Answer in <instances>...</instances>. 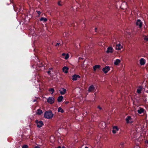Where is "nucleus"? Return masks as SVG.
Segmentation results:
<instances>
[{
	"label": "nucleus",
	"instance_id": "1",
	"mask_svg": "<svg viewBox=\"0 0 148 148\" xmlns=\"http://www.w3.org/2000/svg\"><path fill=\"white\" fill-rule=\"evenodd\" d=\"M53 114L52 113L51 110L46 111L44 113V116L47 119L52 118L53 116Z\"/></svg>",
	"mask_w": 148,
	"mask_h": 148
},
{
	"label": "nucleus",
	"instance_id": "2",
	"mask_svg": "<svg viewBox=\"0 0 148 148\" xmlns=\"http://www.w3.org/2000/svg\"><path fill=\"white\" fill-rule=\"evenodd\" d=\"M35 122L37 124V127L39 128L41 127L44 125L43 122L41 121H39L38 120H36Z\"/></svg>",
	"mask_w": 148,
	"mask_h": 148
},
{
	"label": "nucleus",
	"instance_id": "3",
	"mask_svg": "<svg viewBox=\"0 0 148 148\" xmlns=\"http://www.w3.org/2000/svg\"><path fill=\"white\" fill-rule=\"evenodd\" d=\"M54 98L52 97H49L47 99V102L50 104H52L54 103Z\"/></svg>",
	"mask_w": 148,
	"mask_h": 148
},
{
	"label": "nucleus",
	"instance_id": "4",
	"mask_svg": "<svg viewBox=\"0 0 148 148\" xmlns=\"http://www.w3.org/2000/svg\"><path fill=\"white\" fill-rule=\"evenodd\" d=\"M96 91L94 85H92L89 87L88 89V91L90 92H94Z\"/></svg>",
	"mask_w": 148,
	"mask_h": 148
},
{
	"label": "nucleus",
	"instance_id": "5",
	"mask_svg": "<svg viewBox=\"0 0 148 148\" xmlns=\"http://www.w3.org/2000/svg\"><path fill=\"white\" fill-rule=\"evenodd\" d=\"M110 70V67L109 66H106L102 69V71L104 73H106Z\"/></svg>",
	"mask_w": 148,
	"mask_h": 148
},
{
	"label": "nucleus",
	"instance_id": "6",
	"mask_svg": "<svg viewBox=\"0 0 148 148\" xmlns=\"http://www.w3.org/2000/svg\"><path fill=\"white\" fill-rule=\"evenodd\" d=\"M142 24L143 22L141 21L140 19H138L136 22V25L138 26L140 28L142 27Z\"/></svg>",
	"mask_w": 148,
	"mask_h": 148
},
{
	"label": "nucleus",
	"instance_id": "7",
	"mask_svg": "<svg viewBox=\"0 0 148 148\" xmlns=\"http://www.w3.org/2000/svg\"><path fill=\"white\" fill-rule=\"evenodd\" d=\"M127 7V3L126 2L123 3L121 5V8L123 9H126Z\"/></svg>",
	"mask_w": 148,
	"mask_h": 148
},
{
	"label": "nucleus",
	"instance_id": "8",
	"mask_svg": "<svg viewBox=\"0 0 148 148\" xmlns=\"http://www.w3.org/2000/svg\"><path fill=\"white\" fill-rule=\"evenodd\" d=\"M145 111V110L144 109L140 107L139 109L138 110V112L140 114H141L142 113H144Z\"/></svg>",
	"mask_w": 148,
	"mask_h": 148
},
{
	"label": "nucleus",
	"instance_id": "9",
	"mask_svg": "<svg viewBox=\"0 0 148 148\" xmlns=\"http://www.w3.org/2000/svg\"><path fill=\"white\" fill-rule=\"evenodd\" d=\"M113 50V49L112 47H109L107 48V50L106 51V52L107 53H112Z\"/></svg>",
	"mask_w": 148,
	"mask_h": 148
},
{
	"label": "nucleus",
	"instance_id": "10",
	"mask_svg": "<svg viewBox=\"0 0 148 148\" xmlns=\"http://www.w3.org/2000/svg\"><path fill=\"white\" fill-rule=\"evenodd\" d=\"M132 119V118H131V116H127L125 119L126 122L128 123H132V122H130V120H131Z\"/></svg>",
	"mask_w": 148,
	"mask_h": 148
},
{
	"label": "nucleus",
	"instance_id": "11",
	"mask_svg": "<svg viewBox=\"0 0 148 148\" xmlns=\"http://www.w3.org/2000/svg\"><path fill=\"white\" fill-rule=\"evenodd\" d=\"M80 77L79 75L75 74L73 75L72 79L73 80L75 81L77 79V78H79Z\"/></svg>",
	"mask_w": 148,
	"mask_h": 148
},
{
	"label": "nucleus",
	"instance_id": "12",
	"mask_svg": "<svg viewBox=\"0 0 148 148\" xmlns=\"http://www.w3.org/2000/svg\"><path fill=\"white\" fill-rule=\"evenodd\" d=\"M140 64L141 65H144L145 63V60L143 58H141L140 60Z\"/></svg>",
	"mask_w": 148,
	"mask_h": 148
},
{
	"label": "nucleus",
	"instance_id": "13",
	"mask_svg": "<svg viewBox=\"0 0 148 148\" xmlns=\"http://www.w3.org/2000/svg\"><path fill=\"white\" fill-rule=\"evenodd\" d=\"M121 60L119 59H116L114 62V64L116 65H118L119 64Z\"/></svg>",
	"mask_w": 148,
	"mask_h": 148
},
{
	"label": "nucleus",
	"instance_id": "14",
	"mask_svg": "<svg viewBox=\"0 0 148 148\" xmlns=\"http://www.w3.org/2000/svg\"><path fill=\"white\" fill-rule=\"evenodd\" d=\"M69 68L67 66H64L63 68V71L65 73H67L68 72V70L69 69Z\"/></svg>",
	"mask_w": 148,
	"mask_h": 148
},
{
	"label": "nucleus",
	"instance_id": "15",
	"mask_svg": "<svg viewBox=\"0 0 148 148\" xmlns=\"http://www.w3.org/2000/svg\"><path fill=\"white\" fill-rule=\"evenodd\" d=\"M62 89L63 90V91H61L60 90H59L60 93L61 95H64L66 93V89L64 88H62Z\"/></svg>",
	"mask_w": 148,
	"mask_h": 148
},
{
	"label": "nucleus",
	"instance_id": "16",
	"mask_svg": "<svg viewBox=\"0 0 148 148\" xmlns=\"http://www.w3.org/2000/svg\"><path fill=\"white\" fill-rule=\"evenodd\" d=\"M101 67V66L99 65H95L93 67V68L94 71H96L97 69H99Z\"/></svg>",
	"mask_w": 148,
	"mask_h": 148
},
{
	"label": "nucleus",
	"instance_id": "17",
	"mask_svg": "<svg viewBox=\"0 0 148 148\" xmlns=\"http://www.w3.org/2000/svg\"><path fill=\"white\" fill-rule=\"evenodd\" d=\"M63 97L62 96H59L57 99L58 101L59 102H61L62 101Z\"/></svg>",
	"mask_w": 148,
	"mask_h": 148
},
{
	"label": "nucleus",
	"instance_id": "18",
	"mask_svg": "<svg viewBox=\"0 0 148 148\" xmlns=\"http://www.w3.org/2000/svg\"><path fill=\"white\" fill-rule=\"evenodd\" d=\"M43 113L42 110L40 109H38L37 110L36 114L38 115H40Z\"/></svg>",
	"mask_w": 148,
	"mask_h": 148
},
{
	"label": "nucleus",
	"instance_id": "19",
	"mask_svg": "<svg viewBox=\"0 0 148 148\" xmlns=\"http://www.w3.org/2000/svg\"><path fill=\"white\" fill-rule=\"evenodd\" d=\"M58 112H61L62 113H63L64 112V111L61 107H60L58 108Z\"/></svg>",
	"mask_w": 148,
	"mask_h": 148
},
{
	"label": "nucleus",
	"instance_id": "20",
	"mask_svg": "<svg viewBox=\"0 0 148 148\" xmlns=\"http://www.w3.org/2000/svg\"><path fill=\"white\" fill-rule=\"evenodd\" d=\"M144 40L146 42H147L148 41V36H144Z\"/></svg>",
	"mask_w": 148,
	"mask_h": 148
},
{
	"label": "nucleus",
	"instance_id": "21",
	"mask_svg": "<svg viewBox=\"0 0 148 148\" xmlns=\"http://www.w3.org/2000/svg\"><path fill=\"white\" fill-rule=\"evenodd\" d=\"M72 10H73L75 12L76 11H77L78 10V9L75 6L72 7Z\"/></svg>",
	"mask_w": 148,
	"mask_h": 148
},
{
	"label": "nucleus",
	"instance_id": "22",
	"mask_svg": "<svg viewBox=\"0 0 148 148\" xmlns=\"http://www.w3.org/2000/svg\"><path fill=\"white\" fill-rule=\"evenodd\" d=\"M69 57V56L68 54H67L66 55L64 56V57H63V58H64L66 60L68 59Z\"/></svg>",
	"mask_w": 148,
	"mask_h": 148
},
{
	"label": "nucleus",
	"instance_id": "23",
	"mask_svg": "<svg viewBox=\"0 0 148 148\" xmlns=\"http://www.w3.org/2000/svg\"><path fill=\"white\" fill-rule=\"evenodd\" d=\"M142 90L140 89H138L137 90V92L138 94H140L141 93Z\"/></svg>",
	"mask_w": 148,
	"mask_h": 148
},
{
	"label": "nucleus",
	"instance_id": "24",
	"mask_svg": "<svg viewBox=\"0 0 148 148\" xmlns=\"http://www.w3.org/2000/svg\"><path fill=\"white\" fill-rule=\"evenodd\" d=\"M49 91L50 92H52L51 93L53 94L54 91V90L53 88H51L49 89Z\"/></svg>",
	"mask_w": 148,
	"mask_h": 148
},
{
	"label": "nucleus",
	"instance_id": "25",
	"mask_svg": "<svg viewBox=\"0 0 148 148\" xmlns=\"http://www.w3.org/2000/svg\"><path fill=\"white\" fill-rule=\"evenodd\" d=\"M40 21H43V22H45L47 21L48 19H40Z\"/></svg>",
	"mask_w": 148,
	"mask_h": 148
},
{
	"label": "nucleus",
	"instance_id": "26",
	"mask_svg": "<svg viewBox=\"0 0 148 148\" xmlns=\"http://www.w3.org/2000/svg\"><path fill=\"white\" fill-rule=\"evenodd\" d=\"M124 146V143H121L120 144V147L121 148H123V147Z\"/></svg>",
	"mask_w": 148,
	"mask_h": 148
},
{
	"label": "nucleus",
	"instance_id": "27",
	"mask_svg": "<svg viewBox=\"0 0 148 148\" xmlns=\"http://www.w3.org/2000/svg\"><path fill=\"white\" fill-rule=\"evenodd\" d=\"M22 148H28V146L27 145H24L22 146Z\"/></svg>",
	"mask_w": 148,
	"mask_h": 148
},
{
	"label": "nucleus",
	"instance_id": "28",
	"mask_svg": "<svg viewBox=\"0 0 148 148\" xmlns=\"http://www.w3.org/2000/svg\"><path fill=\"white\" fill-rule=\"evenodd\" d=\"M36 12H37V13L38 14V16H39L41 14V12L40 11H36Z\"/></svg>",
	"mask_w": 148,
	"mask_h": 148
},
{
	"label": "nucleus",
	"instance_id": "29",
	"mask_svg": "<svg viewBox=\"0 0 148 148\" xmlns=\"http://www.w3.org/2000/svg\"><path fill=\"white\" fill-rule=\"evenodd\" d=\"M114 129H116L117 130H118V127L116 126H114L113 127Z\"/></svg>",
	"mask_w": 148,
	"mask_h": 148
},
{
	"label": "nucleus",
	"instance_id": "30",
	"mask_svg": "<svg viewBox=\"0 0 148 148\" xmlns=\"http://www.w3.org/2000/svg\"><path fill=\"white\" fill-rule=\"evenodd\" d=\"M116 49L118 50H119L121 49L120 47H116Z\"/></svg>",
	"mask_w": 148,
	"mask_h": 148
},
{
	"label": "nucleus",
	"instance_id": "31",
	"mask_svg": "<svg viewBox=\"0 0 148 148\" xmlns=\"http://www.w3.org/2000/svg\"><path fill=\"white\" fill-rule=\"evenodd\" d=\"M121 45L120 44H118L116 45V47H121Z\"/></svg>",
	"mask_w": 148,
	"mask_h": 148
},
{
	"label": "nucleus",
	"instance_id": "32",
	"mask_svg": "<svg viewBox=\"0 0 148 148\" xmlns=\"http://www.w3.org/2000/svg\"><path fill=\"white\" fill-rule=\"evenodd\" d=\"M60 45V46H62V44H60V43H57L56 44V46H57L58 45Z\"/></svg>",
	"mask_w": 148,
	"mask_h": 148
},
{
	"label": "nucleus",
	"instance_id": "33",
	"mask_svg": "<svg viewBox=\"0 0 148 148\" xmlns=\"http://www.w3.org/2000/svg\"><path fill=\"white\" fill-rule=\"evenodd\" d=\"M66 55V54L65 53H63L62 54V58L63 57H64V56Z\"/></svg>",
	"mask_w": 148,
	"mask_h": 148
},
{
	"label": "nucleus",
	"instance_id": "34",
	"mask_svg": "<svg viewBox=\"0 0 148 148\" xmlns=\"http://www.w3.org/2000/svg\"><path fill=\"white\" fill-rule=\"evenodd\" d=\"M97 108H99L100 110H101L102 109L101 107H100V106H98Z\"/></svg>",
	"mask_w": 148,
	"mask_h": 148
},
{
	"label": "nucleus",
	"instance_id": "35",
	"mask_svg": "<svg viewBox=\"0 0 148 148\" xmlns=\"http://www.w3.org/2000/svg\"><path fill=\"white\" fill-rule=\"evenodd\" d=\"M47 73L49 75H50L51 74V71H48Z\"/></svg>",
	"mask_w": 148,
	"mask_h": 148
},
{
	"label": "nucleus",
	"instance_id": "36",
	"mask_svg": "<svg viewBox=\"0 0 148 148\" xmlns=\"http://www.w3.org/2000/svg\"><path fill=\"white\" fill-rule=\"evenodd\" d=\"M112 132L114 134H115L116 133V131L114 130H113L112 131Z\"/></svg>",
	"mask_w": 148,
	"mask_h": 148
},
{
	"label": "nucleus",
	"instance_id": "37",
	"mask_svg": "<svg viewBox=\"0 0 148 148\" xmlns=\"http://www.w3.org/2000/svg\"><path fill=\"white\" fill-rule=\"evenodd\" d=\"M60 3V1H58V3L59 5H62V4H61Z\"/></svg>",
	"mask_w": 148,
	"mask_h": 148
},
{
	"label": "nucleus",
	"instance_id": "38",
	"mask_svg": "<svg viewBox=\"0 0 148 148\" xmlns=\"http://www.w3.org/2000/svg\"><path fill=\"white\" fill-rule=\"evenodd\" d=\"M97 28L96 27V28H95V32H97Z\"/></svg>",
	"mask_w": 148,
	"mask_h": 148
},
{
	"label": "nucleus",
	"instance_id": "39",
	"mask_svg": "<svg viewBox=\"0 0 148 148\" xmlns=\"http://www.w3.org/2000/svg\"><path fill=\"white\" fill-rule=\"evenodd\" d=\"M34 148H41L40 147L38 146H35Z\"/></svg>",
	"mask_w": 148,
	"mask_h": 148
},
{
	"label": "nucleus",
	"instance_id": "40",
	"mask_svg": "<svg viewBox=\"0 0 148 148\" xmlns=\"http://www.w3.org/2000/svg\"><path fill=\"white\" fill-rule=\"evenodd\" d=\"M139 89H141V90H142V87L141 86H139Z\"/></svg>",
	"mask_w": 148,
	"mask_h": 148
},
{
	"label": "nucleus",
	"instance_id": "41",
	"mask_svg": "<svg viewBox=\"0 0 148 148\" xmlns=\"http://www.w3.org/2000/svg\"><path fill=\"white\" fill-rule=\"evenodd\" d=\"M36 101H37V100H36V99H34V100H33V102H35Z\"/></svg>",
	"mask_w": 148,
	"mask_h": 148
},
{
	"label": "nucleus",
	"instance_id": "42",
	"mask_svg": "<svg viewBox=\"0 0 148 148\" xmlns=\"http://www.w3.org/2000/svg\"><path fill=\"white\" fill-rule=\"evenodd\" d=\"M69 103V102L68 101H66L65 102V104H67Z\"/></svg>",
	"mask_w": 148,
	"mask_h": 148
},
{
	"label": "nucleus",
	"instance_id": "43",
	"mask_svg": "<svg viewBox=\"0 0 148 148\" xmlns=\"http://www.w3.org/2000/svg\"><path fill=\"white\" fill-rule=\"evenodd\" d=\"M53 69V68H51H51H49V69L50 70H52Z\"/></svg>",
	"mask_w": 148,
	"mask_h": 148
},
{
	"label": "nucleus",
	"instance_id": "44",
	"mask_svg": "<svg viewBox=\"0 0 148 148\" xmlns=\"http://www.w3.org/2000/svg\"><path fill=\"white\" fill-rule=\"evenodd\" d=\"M65 36L66 37H67V34L65 33Z\"/></svg>",
	"mask_w": 148,
	"mask_h": 148
},
{
	"label": "nucleus",
	"instance_id": "45",
	"mask_svg": "<svg viewBox=\"0 0 148 148\" xmlns=\"http://www.w3.org/2000/svg\"><path fill=\"white\" fill-rule=\"evenodd\" d=\"M41 18H42V19H43V18H44V17H41Z\"/></svg>",
	"mask_w": 148,
	"mask_h": 148
},
{
	"label": "nucleus",
	"instance_id": "46",
	"mask_svg": "<svg viewBox=\"0 0 148 148\" xmlns=\"http://www.w3.org/2000/svg\"><path fill=\"white\" fill-rule=\"evenodd\" d=\"M61 148H65V147L64 146H63Z\"/></svg>",
	"mask_w": 148,
	"mask_h": 148
},
{
	"label": "nucleus",
	"instance_id": "47",
	"mask_svg": "<svg viewBox=\"0 0 148 148\" xmlns=\"http://www.w3.org/2000/svg\"><path fill=\"white\" fill-rule=\"evenodd\" d=\"M85 148H89L87 147H85Z\"/></svg>",
	"mask_w": 148,
	"mask_h": 148
},
{
	"label": "nucleus",
	"instance_id": "48",
	"mask_svg": "<svg viewBox=\"0 0 148 148\" xmlns=\"http://www.w3.org/2000/svg\"><path fill=\"white\" fill-rule=\"evenodd\" d=\"M63 36H64V34H63Z\"/></svg>",
	"mask_w": 148,
	"mask_h": 148
}]
</instances>
